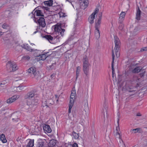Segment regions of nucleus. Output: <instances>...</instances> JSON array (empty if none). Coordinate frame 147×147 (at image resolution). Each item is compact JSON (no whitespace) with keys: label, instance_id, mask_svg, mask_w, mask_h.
I'll use <instances>...</instances> for the list:
<instances>
[{"label":"nucleus","instance_id":"obj_1","mask_svg":"<svg viewBox=\"0 0 147 147\" xmlns=\"http://www.w3.org/2000/svg\"><path fill=\"white\" fill-rule=\"evenodd\" d=\"M39 97L37 96L35 97L34 100H33L31 102H30V100H28L25 106V109H30L34 108H35L37 105L38 104Z\"/></svg>","mask_w":147,"mask_h":147},{"label":"nucleus","instance_id":"obj_2","mask_svg":"<svg viewBox=\"0 0 147 147\" xmlns=\"http://www.w3.org/2000/svg\"><path fill=\"white\" fill-rule=\"evenodd\" d=\"M83 63V70L84 74L86 76L88 75L89 71V67L91 65L89 62V59L86 56L83 57L82 59Z\"/></svg>","mask_w":147,"mask_h":147},{"label":"nucleus","instance_id":"obj_3","mask_svg":"<svg viewBox=\"0 0 147 147\" xmlns=\"http://www.w3.org/2000/svg\"><path fill=\"white\" fill-rule=\"evenodd\" d=\"M137 78L133 76L132 79L126 81L125 85L126 88L127 90H133L134 87H135V83L136 82Z\"/></svg>","mask_w":147,"mask_h":147},{"label":"nucleus","instance_id":"obj_4","mask_svg":"<svg viewBox=\"0 0 147 147\" xmlns=\"http://www.w3.org/2000/svg\"><path fill=\"white\" fill-rule=\"evenodd\" d=\"M29 74H33L34 77L37 80H39L41 78V75L38 71H37L36 68L34 67H32L29 68L27 71Z\"/></svg>","mask_w":147,"mask_h":147},{"label":"nucleus","instance_id":"obj_5","mask_svg":"<svg viewBox=\"0 0 147 147\" xmlns=\"http://www.w3.org/2000/svg\"><path fill=\"white\" fill-rule=\"evenodd\" d=\"M114 42L115 44V50L116 55L117 57L119 56L120 47L121 45L120 42L118 38L116 36H114Z\"/></svg>","mask_w":147,"mask_h":147},{"label":"nucleus","instance_id":"obj_6","mask_svg":"<svg viewBox=\"0 0 147 147\" xmlns=\"http://www.w3.org/2000/svg\"><path fill=\"white\" fill-rule=\"evenodd\" d=\"M6 67L7 70L8 72L15 71L18 69V67L15 63H12L10 61L7 62L6 64Z\"/></svg>","mask_w":147,"mask_h":147},{"label":"nucleus","instance_id":"obj_7","mask_svg":"<svg viewBox=\"0 0 147 147\" xmlns=\"http://www.w3.org/2000/svg\"><path fill=\"white\" fill-rule=\"evenodd\" d=\"M34 20L36 23L38 24L39 26H38L39 28L40 26L44 28L46 26L45 20L43 17H35Z\"/></svg>","mask_w":147,"mask_h":147},{"label":"nucleus","instance_id":"obj_8","mask_svg":"<svg viewBox=\"0 0 147 147\" xmlns=\"http://www.w3.org/2000/svg\"><path fill=\"white\" fill-rule=\"evenodd\" d=\"M54 29L56 34L57 35V36H59V35H61V36H62L64 35L65 30L61 28L60 25H56L55 26Z\"/></svg>","mask_w":147,"mask_h":147},{"label":"nucleus","instance_id":"obj_9","mask_svg":"<svg viewBox=\"0 0 147 147\" xmlns=\"http://www.w3.org/2000/svg\"><path fill=\"white\" fill-rule=\"evenodd\" d=\"M39 53V51L38 52V53ZM49 52H47V53H44V54L40 55V53H39V54L37 55L36 54L37 53V52H36L34 53V55L36 56V57H39L40 56L39 58H37L38 61H39L40 60H43L44 61L45 60L46 58H47V55L49 53Z\"/></svg>","mask_w":147,"mask_h":147},{"label":"nucleus","instance_id":"obj_10","mask_svg":"<svg viewBox=\"0 0 147 147\" xmlns=\"http://www.w3.org/2000/svg\"><path fill=\"white\" fill-rule=\"evenodd\" d=\"M42 37L48 40L51 43L55 44L56 43V42L54 41L55 40L58 39L59 38H53L51 35H46L42 36Z\"/></svg>","mask_w":147,"mask_h":147},{"label":"nucleus","instance_id":"obj_11","mask_svg":"<svg viewBox=\"0 0 147 147\" xmlns=\"http://www.w3.org/2000/svg\"><path fill=\"white\" fill-rule=\"evenodd\" d=\"M21 47L22 48L24 49L27 50L28 51H29L31 52H37V53L38 52L40 51V50H38L36 49H33L31 48L28 45V44H23L21 45Z\"/></svg>","mask_w":147,"mask_h":147},{"label":"nucleus","instance_id":"obj_12","mask_svg":"<svg viewBox=\"0 0 147 147\" xmlns=\"http://www.w3.org/2000/svg\"><path fill=\"white\" fill-rule=\"evenodd\" d=\"M88 0H80V6L81 9H85L88 5Z\"/></svg>","mask_w":147,"mask_h":147},{"label":"nucleus","instance_id":"obj_13","mask_svg":"<svg viewBox=\"0 0 147 147\" xmlns=\"http://www.w3.org/2000/svg\"><path fill=\"white\" fill-rule=\"evenodd\" d=\"M34 10L35 11L34 13V19L35 17H36V16H41L42 17L44 16V14L41 10L38 9L37 8H35L34 9Z\"/></svg>","mask_w":147,"mask_h":147},{"label":"nucleus","instance_id":"obj_14","mask_svg":"<svg viewBox=\"0 0 147 147\" xmlns=\"http://www.w3.org/2000/svg\"><path fill=\"white\" fill-rule=\"evenodd\" d=\"M43 128L45 132L50 133L51 132V129L48 125L44 124L43 126Z\"/></svg>","mask_w":147,"mask_h":147},{"label":"nucleus","instance_id":"obj_15","mask_svg":"<svg viewBox=\"0 0 147 147\" xmlns=\"http://www.w3.org/2000/svg\"><path fill=\"white\" fill-rule=\"evenodd\" d=\"M101 22V18L97 19L95 20V29H99L100 26Z\"/></svg>","mask_w":147,"mask_h":147},{"label":"nucleus","instance_id":"obj_16","mask_svg":"<svg viewBox=\"0 0 147 147\" xmlns=\"http://www.w3.org/2000/svg\"><path fill=\"white\" fill-rule=\"evenodd\" d=\"M35 96L34 92H30L28 93L25 96V99H30Z\"/></svg>","mask_w":147,"mask_h":147},{"label":"nucleus","instance_id":"obj_17","mask_svg":"<svg viewBox=\"0 0 147 147\" xmlns=\"http://www.w3.org/2000/svg\"><path fill=\"white\" fill-rule=\"evenodd\" d=\"M45 142L42 139L38 140H37L36 147H45Z\"/></svg>","mask_w":147,"mask_h":147},{"label":"nucleus","instance_id":"obj_18","mask_svg":"<svg viewBox=\"0 0 147 147\" xmlns=\"http://www.w3.org/2000/svg\"><path fill=\"white\" fill-rule=\"evenodd\" d=\"M141 13V11L138 7V9L137 10V12L136 15V19L138 20H140V16Z\"/></svg>","mask_w":147,"mask_h":147},{"label":"nucleus","instance_id":"obj_19","mask_svg":"<svg viewBox=\"0 0 147 147\" xmlns=\"http://www.w3.org/2000/svg\"><path fill=\"white\" fill-rule=\"evenodd\" d=\"M17 97L16 96H13L7 100V102L8 103H11L16 100Z\"/></svg>","mask_w":147,"mask_h":147},{"label":"nucleus","instance_id":"obj_20","mask_svg":"<svg viewBox=\"0 0 147 147\" xmlns=\"http://www.w3.org/2000/svg\"><path fill=\"white\" fill-rule=\"evenodd\" d=\"M56 144V141L54 140H51L49 143L48 146L49 147H54Z\"/></svg>","mask_w":147,"mask_h":147},{"label":"nucleus","instance_id":"obj_21","mask_svg":"<svg viewBox=\"0 0 147 147\" xmlns=\"http://www.w3.org/2000/svg\"><path fill=\"white\" fill-rule=\"evenodd\" d=\"M53 0H49L44 1V4L45 5L50 7L53 5Z\"/></svg>","mask_w":147,"mask_h":147},{"label":"nucleus","instance_id":"obj_22","mask_svg":"<svg viewBox=\"0 0 147 147\" xmlns=\"http://www.w3.org/2000/svg\"><path fill=\"white\" fill-rule=\"evenodd\" d=\"M0 138L1 140L2 141L3 143H4L7 142V140L5 138V136L4 134H2L0 136Z\"/></svg>","mask_w":147,"mask_h":147},{"label":"nucleus","instance_id":"obj_23","mask_svg":"<svg viewBox=\"0 0 147 147\" xmlns=\"http://www.w3.org/2000/svg\"><path fill=\"white\" fill-rule=\"evenodd\" d=\"M142 68L141 67L139 66L135 68L133 71L134 73H138L142 70Z\"/></svg>","mask_w":147,"mask_h":147},{"label":"nucleus","instance_id":"obj_24","mask_svg":"<svg viewBox=\"0 0 147 147\" xmlns=\"http://www.w3.org/2000/svg\"><path fill=\"white\" fill-rule=\"evenodd\" d=\"M95 16L92 15L91 14L88 18V20L90 23L91 24H92L94 23V20L95 18Z\"/></svg>","mask_w":147,"mask_h":147},{"label":"nucleus","instance_id":"obj_25","mask_svg":"<svg viewBox=\"0 0 147 147\" xmlns=\"http://www.w3.org/2000/svg\"><path fill=\"white\" fill-rule=\"evenodd\" d=\"M79 134L76 133L74 131H73L71 134V136H73L74 138L75 139H77L79 138Z\"/></svg>","mask_w":147,"mask_h":147},{"label":"nucleus","instance_id":"obj_26","mask_svg":"<svg viewBox=\"0 0 147 147\" xmlns=\"http://www.w3.org/2000/svg\"><path fill=\"white\" fill-rule=\"evenodd\" d=\"M84 110L86 112V111H88L89 110V107L88 102L86 101L85 102L84 107H83Z\"/></svg>","mask_w":147,"mask_h":147},{"label":"nucleus","instance_id":"obj_27","mask_svg":"<svg viewBox=\"0 0 147 147\" xmlns=\"http://www.w3.org/2000/svg\"><path fill=\"white\" fill-rule=\"evenodd\" d=\"M34 140H30L28 143L26 147H32L34 145Z\"/></svg>","mask_w":147,"mask_h":147},{"label":"nucleus","instance_id":"obj_28","mask_svg":"<svg viewBox=\"0 0 147 147\" xmlns=\"http://www.w3.org/2000/svg\"><path fill=\"white\" fill-rule=\"evenodd\" d=\"M95 35L96 38L98 39L99 38L100 36V32L99 29H95Z\"/></svg>","mask_w":147,"mask_h":147},{"label":"nucleus","instance_id":"obj_29","mask_svg":"<svg viewBox=\"0 0 147 147\" xmlns=\"http://www.w3.org/2000/svg\"><path fill=\"white\" fill-rule=\"evenodd\" d=\"M76 95V91L74 90H73L71 92V94L70 98L71 99H75V96Z\"/></svg>","mask_w":147,"mask_h":147},{"label":"nucleus","instance_id":"obj_30","mask_svg":"<svg viewBox=\"0 0 147 147\" xmlns=\"http://www.w3.org/2000/svg\"><path fill=\"white\" fill-rule=\"evenodd\" d=\"M16 90L17 92H20L21 90L23 89V87L21 85L16 87Z\"/></svg>","mask_w":147,"mask_h":147},{"label":"nucleus","instance_id":"obj_31","mask_svg":"<svg viewBox=\"0 0 147 147\" xmlns=\"http://www.w3.org/2000/svg\"><path fill=\"white\" fill-rule=\"evenodd\" d=\"M125 12L122 11L120 15V17L119 18V19H123L125 16Z\"/></svg>","mask_w":147,"mask_h":147},{"label":"nucleus","instance_id":"obj_32","mask_svg":"<svg viewBox=\"0 0 147 147\" xmlns=\"http://www.w3.org/2000/svg\"><path fill=\"white\" fill-rule=\"evenodd\" d=\"M141 129L140 128H137L135 129H133L131 130V131H132V133L134 132V133L138 132Z\"/></svg>","mask_w":147,"mask_h":147},{"label":"nucleus","instance_id":"obj_33","mask_svg":"<svg viewBox=\"0 0 147 147\" xmlns=\"http://www.w3.org/2000/svg\"><path fill=\"white\" fill-rule=\"evenodd\" d=\"M75 99H71V98H70L69 106L71 105V106H73Z\"/></svg>","mask_w":147,"mask_h":147},{"label":"nucleus","instance_id":"obj_34","mask_svg":"<svg viewBox=\"0 0 147 147\" xmlns=\"http://www.w3.org/2000/svg\"><path fill=\"white\" fill-rule=\"evenodd\" d=\"M112 63H114V60L115 59V55L114 52L113 50H112Z\"/></svg>","mask_w":147,"mask_h":147},{"label":"nucleus","instance_id":"obj_35","mask_svg":"<svg viewBox=\"0 0 147 147\" xmlns=\"http://www.w3.org/2000/svg\"><path fill=\"white\" fill-rule=\"evenodd\" d=\"M98 9L97 8H96L92 14V15L95 16L96 14L98 13Z\"/></svg>","mask_w":147,"mask_h":147},{"label":"nucleus","instance_id":"obj_36","mask_svg":"<svg viewBox=\"0 0 147 147\" xmlns=\"http://www.w3.org/2000/svg\"><path fill=\"white\" fill-rule=\"evenodd\" d=\"M30 58V57L28 55L24 56L22 57V59L24 60H28Z\"/></svg>","mask_w":147,"mask_h":147},{"label":"nucleus","instance_id":"obj_37","mask_svg":"<svg viewBox=\"0 0 147 147\" xmlns=\"http://www.w3.org/2000/svg\"><path fill=\"white\" fill-rule=\"evenodd\" d=\"M119 127H116V129L117 130V132L116 133V134H117V135L118 134L119 135V138H121V136L120 135V133L118 131V130H119Z\"/></svg>","mask_w":147,"mask_h":147},{"label":"nucleus","instance_id":"obj_38","mask_svg":"<svg viewBox=\"0 0 147 147\" xmlns=\"http://www.w3.org/2000/svg\"><path fill=\"white\" fill-rule=\"evenodd\" d=\"M120 24L119 25V29L121 30H122L123 28V24L120 22Z\"/></svg>","mask_w":147,"mask_h":147},{"label":"nucleus","instance_id":"obj_39","mask_svg":"<svg viewBox=\"0 0 147 147\" xmlns=\"http://www.w3.org/2000/svg\"><path fill=\"white\" fill-rule=\"evenodd\" d=\"M111 68L112 70V73L113 75V74H114V63H111Z\"/></svg>","mask_w":147,"mask_h":147},{"label":"nucleus","instance_id":"obj_40","mask_svg":"<svg viewBox=\"0 0 147 147\" xmlns=\"http://www.w3.org/2000/svg\"><path fill=\"white\" fill-rule=\"evenodd\" d=\"M2 27L4 29H6L8 27V26L7 24L5 23L3 24Z\"/></svg>","mask_w":147,"mask_h":147},{"label":"nucleus","instance_id":"obj_41","mask_svg":"<svg viewBox=\"0 0 147 147\" xmlns=\"http://www.w3.org/2000/svg\"><path fill=\"white\" fill-rule=\"evenodd\" d=\"M80 69L81 67L80 66H78L77 67L76 73H78V74L80 73Z\"/></svg>","mask_w":147,"mask_h":147},{"label":"nucleus","instance_id":"obj_42","mask_svg":"<svg viewBox=\"0 0 147 147\" xmlns=\"http://www.w3.org/2000/svg\"><path fill=\"white\" fill-rule=\"evenodd\" d=\"M140 51L142 52L147 51V47H144L141 49Z\"/></svg>","mask_w":147,"mask_h":147},{"label":"nucleus","instance_id":"obj_43","mask_svg":"<svg viewBox=\"0 0 147 147\" xmlns=\"http://www.w3.org/2000/svg\"><path fill=\"white\" fill-rule=\"evenodd\" d=\"M71 105L69 106V110H68V113H71V109L73 107V106H71Z\"/></svg>","mask_w":147,"mask_h":147},{"label":"nucleus","instance_id":"obj_44","mask_svg":"<svg viewBox=\"0 0 147 147\" xmlns=\"http://www.w3.org/2000/svg\"><path fill=\"white\" fill-rule=\"evenodd\" d=\"M72 147H78V144L76 143H74L72 144Z\"/></svg>","mask_w":147,"mask_h":147},{"label":"nucleus","instance_id":"obj_45","mask_svg":"<svg viewBox=\"0 0 147 147\" xmlns=\"http://www.w3.org/2000/svg\"><path fill=\"white\" fill-rule=\"evenodd\" d=\"M98 17L99 18L98 19H100L101 18V20L102 18V13H99L98 15Z\"/></svg>","mask_w":147,"mask_h":147},{"label":"nucleus","instance_id":"obj_46","mask_svg":"<svg viewBox=\"0 0 147 147\" xmlns=\"http://www.w3.org/2000/svg\"><path fill=\"white\" fill-rule=\"evenodd\" d=\"M58 14L59 15L60 17L64 16H63L64 13H63L59 12L58 13Z\"/></svg>","mask_w":147,"mask_h":147},{"label":"nucleus","instance_id":"obj_47","mask_svg":"<svg viewBox=\"0 0 147 147\" xmlns=\"http://www.w3.org/2000/svg\"><path fill=\"white\" fill-rule=\"evenodd\" d=\"M55 74H52L51 75V78H54L55 77Z\"/></svg>","mask_w":147,"mask_h":147},{"label":"nucleus","instance_id":"obj_48","mask_svg":"<svg viewBox=\"0 0 147 147\" xmlns=\"http://www.w3.org/2000/svg\"><path fill=\"white\" fill-rule=\"evenodd\" d=\"M39 28L37 26V28L36 29V31L34 32V33H33L34 34H35L37 32H38V30H39V28Z\"/></svg>","mask_w":147,"mask_h":147},{"label":"nucleus","instance_id":"obj_49","mask_svg":"<svg viewBox=\"0 0 147 147\" xmlns=\"http://www.w3.org/2000/svg\"><path fill=\"white\" fill-rule=\"evenodd\" d=\"M145 73V71H144L143 73H142L140 74V76L141 77L144 76V74Z\"/></svg>","mask_w":147,"mask_h":147},{"label":"nucleus","instance_id":"obj_50","mask_svg":"<svg viewBox=\"0 0 147 147\" xmlns=\"http://www.w3.org/2000/svg\"><path fill=\"white\" fill-rule=\"evenodd\" d=\"M67 147H72V144H68L67 146Z\"/></svg>","mask_w":147,"mask_h":147},{"label":"nucleus","instance_id":"obj_51","mask_svg":"<svg viewBox=\"0 0 147 147\" xmlns=\"http://www.w3.org/2000/svg\"><path fill=\"white\" fill-rule=\"evenodd\" d=\"M136 116H141V115L140 113H138L136 115Z\"/></svg>","mask_w":147,"mask_h":147},{"label":"nucleus","instance_id":"obj_52","mask_svg":"<svg viewBox=\"0 0 147 147\" xmlns=\"http://www.w3.org/2000/svg\"><path fill=\"white\" fill-rule=\"evenodd\" d=\"M76 73V78L77 79L78 76L79 75V74H78L77 73Z\"/></svg>","mask_w":147,"mask_h":147},{"label":"nucleus","instance_id":"obj_53","mask_svg":"<svg viewBox=\"0 0 147 147\" xmlns=\"http://www.w3.org/2000/svg\"><path fill=\"white\" fill-rule=\"evenodd\" d=\"M5 84V83H0V86L2 85H4Z\"/></svg>","mask_w":147,"mask_h":147},{"label":"nucleus","instance_id":"obj_54","mask_svg":"<svg viewBox=\"0 0 147 147\" xmlns=\"http://www.w3.org/2000/svg\"><path fill=\"white\" fill-rule=\"evenodd\" d=\"M51 54H48L47 55V57L48 56H50L51 55Z\"/></svg>","mask_w":147,"mask_h":147},{"label":"nucleus","instance_id":"obj_55","mask_svg":"<svg viewBox=\"0 0 147 147\" xmlns=\"http://www.w3.org/2000/svg\"><path fill=\"white\" fill-rule=\"evenodd\" d=\"M55 98H59L58 97V96L57 95H55Z\"/></svg>","mask_w":147,"mask_h":147},{"label":"nucleus","instance_id":"obj_56","mask_svg":"<svg viewBox=\"0 0 147 147\" xmlns=\"http://www.w3.org/2000/svg\"><path fill=\"white\" fill-rule=\"evenodd\" d=\"M35 10H34V9L33 11L32 12V14H33V15L34 16V12Z\"/></svg>","mask_w":147,"mask_h":147},{"label":"nucleus","instance_id":"obj_57","mask_svg":"<svg viewBox=\"0 0 147 147\" xmlns=\"http://www.w3.org/2000/svg\"><path fill=\"white\" fill-rule=\"evenodd\" d=\"M79 43V41H78L77 42H75L74 43V45H75V44H76V43Z\"/></svg>","mask_w":147,"mask_h":147},{"label":"nucleus","instance_id":"obj_58","mask_svg":"<svg viewBox=\"0 0 147 147\" xmlns=\"http://www.w3.org/2000/svg\"><path fill=\"white\" fill-rule=\"evenodd\" d=\"M6 12L7 13H10V11H6Z\"/></svg>","mask_w":147,"mask_h":147},{"label":"nucleus","instance_id":"obj_59","mask_svg":"<svg viewBox=\"0 0 147 147\" xmlns=\"http://www.w3.org/2000/svg\"><path fill=\"white\" fill-rule=\"evenodd\" d=\"M3 34V33L2 32L0 31V36L2 35Z\"/></svg>","mask_w":147,"mask_h":147},{"label":"nucleus","instance_id":"obj_60","mask_svg":"<svg viewBox=\"0 0 147 147\" xmlns=\"http://www.w3.org/2000/svg\"><path fill=\"white\" fill-rule=\"evenodd\" d=\"M119 119L118 118V119L117 121V123H118V124H119Z\"/></svg>","mask_w":147,"mask_h":147},{"label":"nucleus","instance_id":"obj_61","mask_svg":"<svg viewBox=\"0 0 147 147\" xmlns=\"http://www.w3.org/2000/svg\"><path fill=\"white\" fill-rule=\"evenodd\" d=\"M133 90H129L128 91L129 92H131L133 91Z\"/></svg>","mask_w":147,"mask_h":147},{"label":"nucleus","instance_id":"obj_62","mask_svg":"<svg viewBox=\"0 0 147 147\" xmlns=\"http://www.w3.org/2000/svg\"><path fill=\"white\" fill-rule=\"evenodd\" d=\"M53 103H54L53 102L52 103H50V104H53Z\"/></svg>","mask_w":147,"mask_h":147},{"label":"nucleus","instance_id":"obj_63","mask_svg":"<svg viewBox=\"0 0 147 147\" xmlns=\"http://www.w3.org/2000/svg\"><path fill=\"white\" fill-rule=\"evenodd\" d=\"M58 102V99H57L56 100V102Z\"/></svg>","mask_w":147,"mask_h":147},{"label":"nucleus","instance_id":"obj_64","mask_svg":"<svg viewBox=\"0 0 147 147\" xmlns=\"http://www.w3.org/2000/svg\"><path fill=\"white\" fill-rule=\"evenodd\" d=\"M73 115L74 116V115H75V114L74 113V112H73Z\"/></svg>","mask_w":147,"mask_h":147}]
</instances>
